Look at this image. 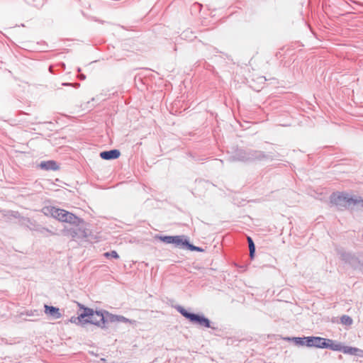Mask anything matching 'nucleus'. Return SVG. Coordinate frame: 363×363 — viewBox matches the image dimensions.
Here are the masks:
<instances>
[{
  "instance_id": "nucleus-1",
  "label": "nucleus",
  "mask_w": 363,
  "mask_h": 363,
  "mask_svg": "<svg viewBox=\"0 0 363 363\" xmlns=\"http://www.w3.org/2000/svg\"><path fill=\"white\" fill-rule=\"evenodd\" d=\"M79 306L84 309L77 318H72L71 322L77 323V320L85 323H91L101 328H106L105 311H94L92 308H85L79 303Z\"/></svg>"
},
{
  "instance_id": "nucleus-2",
  "label": "nucleus",
  "mask_w": 363,
  "mask_h": 363,
  "mask_svg": "<svg viewBox=\"0 0 363 363\" xmlns=\"http://www.w3.org/2000/svg\"><path fill=\"white\" fill-rule=\"evenodd\" d=\"M43 212L45 214L50 213L54 218H56L61 222L69 223H77L79 222H82L81 218L63 209L55 207H47L43 208Z\"/></svg>"
},
{
  "instance_id": "nucleus-3",
  "label": "nucleus",
  "mask_w": 363,
  "mask_h": 363,
  "mask_svg": "<svg viewBox=\"0 0 363 363\" xmlns=\"http://www.w3.org/2000/svg\"><path fill=\"white\" fill-rule=\"evenodd\" d=\"M355 197L346 193H333L330 196V202L340 209L350 208L357 206L359 201Z\"/></svg>"
},
{
  "instance_id": "nucleus-4",
  "label": "nucleus",
  "mask_w": 363,
  "mask_h": 363,
  "mask_svg": "<svg viewBox=\"0 0 363 363\" xmlns=\"http://www.w3.org/2000/svg\"><path fill=\"white\" fill-rule=\"evenodd\" d=\"M72 226L65 227L62 230V234L67 237H70L73 240L83 239L88 237L87 230L84 228V221L77 223H70Z\"/></svg>"
},
{
  "instance_id": "nucleus-5",
  "label": "nucleus",
  "mask_w": 363,
  "mask_h": 363,
  "mask_svg": "<svg viewBox=\"0 0 363 363\" xmlns=\"http://www.w3.org/2000/svg\"><path fill=\"white\" fill-rule=\"evenodd\" d=\"M176 309L178 312H179L184 317L189 319L193 323L197 324L201 327L205 328H213L211 325L210 320L204 317L203 315H200L199 314H195L187 311L184 308L181 306H176Z\"/></svg>"
},
{
  "instance_id": "nucleus-6",
  "label": "nucleus",
  "mask_w": 363,
  "mask_h": 363,
  "mask_svg": "<svg viewBox=\"0 0 363 363\" xmlns=\"http://www.w3.org/2000/svg\"><path fill=\"white\" fill-rule=\"evenodd\" d=\"M235 157L236 160L247 162V161H253L255 160H261L266 158V155L261 151L257 150H250L248 152L244 150H239Z\"/></svg>"
},
{
  "instance_id": "nucleus-7",
  "label": "nucleus",
  "mask_w": 363,
  "mask_h": 363,
  "mask_svg": "<svg viewBox=\"0 0 363 363\" xmlns=\"http://www.w3.org/2000/svg\"><path fill=\"white\" fill-rule=\"evenodd\" d=\"M338 254L341 259L349 263L354 268L362 269L363 267V255H359L357 257L342 250H338Z\"/></svg>"
},
{
  "instance_id": "nucleus-8",
  "label": "nucleus",
  "mask_w": 363,
  "mask_h": 363,
  "mask_svg": "<svg viewBox=\"0 0 363 363\" xmlns=\"http://www.w3.org/2000/svg\"><path fill=\"white\" fill-rule=\"evenodd\" d=\"M306 346L308 347L326 348L325 338L321 337H306Z\"/></svg>"
},
{
  "instance_id": "nucleus-9",
  "label": "nucleus",
  "mask_w": 363,
  "mask_h": 363,
  "mask_svg": "<svg viewBox=\"0 0 363 363\" xmlns=\"http://www.w3.org/2000/svg\"><path fill=\"white\" fill-rule=\"evenodd\" d=\"M44 308L45 313L48 316H50L53 319H59L62 317V314L60 313L58 308L48 305H45Z\"/></svg>"
},
{
  "instance_id": "nucleus-10",
  "label": "nucleus",
  "mask_w": 363,
  "mask_h": 363,
  "mask_svg": "<svg viewBox=\"0 0 363 363\" xmlns=\"http://www.w3.org/2000/svg\"><path fill=\"white\" fill-rule=\"evenodd\" d=\"M121 152L118 150L114 149L108 151H103L100 153V157L103 160H114L119 157Z\"/></svg>"
},
{
  "instance_id": "nucleus-11",
  "label": "nucleus",
  "mask_w": 363,
  "mask_h": 363,
  "mask_svg": "<svg viewBox=\"0 0 363 363\" xmlns=\"http://www.w3.org/2000/svg\"><path fill=\"white\" fill-rule=\"evenodd\" d=\"M106 314V322H123V323H129L130 322L129 319L126 318L122 315H113L108 311H105Z\"/></svg>"
},
{
  "instance_id": "nucleus-12",
  "label": "nucleus",
  "mask_w": 363,
  "mask_h": 363,
  "mask_svg": "<svg viewBox=\"0 0 363 363\" xmlns=\"http://www.w3.org/2000/svg\"><path fill=\"white\" fill-rule=\"evenodd\" d=\"M342 352L345 354L363 357V350L357 347L343 346Z\"/></svg>"
},
{
  "instance_id": "nucleus-13",
  "label": "nucleus",
  "mask_w": 363,
  "mask_h": 363,
  "mask_svg": "<svg viewBox=\"0 0 363 363\" xmlns=\"http://www.w3.org/2000/svg\"><path fill=\"white\" fill-rule=\"evenodd\" d=\"M39 167L45 170H57L59 169L58 165L53 160L41 162Z\"/></svg>"
},
{
  "instance_id": "nucleus-14",
  "label": "nucleus",
  "mask_w": 363,
  "mask_h": 363,
  "mask_svg": "<svg viewBox=\"0 0 363 363\" xmlns=\"http://www.w3.org/2000/svg\"><path fill=\"white\" fill-rule=\"evenodd\" d=\"M326 348H329L333 351H341L342 350L343 346L339 342H336L330 339H326Z\"/></svg>"
},
{
  "instance_id": "nucleus-15",
  "label": "nucleus",
  "mask_w": 363,
  "mask_h": 363,
  "mask_svg": "<svg viewBox=\"0 0 363 363\" xmlns=\"http://www.w3.org/2000/svg\"><path fill=\"white\" fill-rule=\"evenodd\" d=\"M36 230L38 232H39L40 233H41L42 235H43L44 236H48V235H59L56 230H55L54 228H52V229H49V228H45V227H42V226H38L37 228H36Z\"/></svg>"
},
{
  "instance_id": "nucleus-16",
  "label": "nucleus",
  "mask_w": 363,
  "mask_h": 363,
  "mask_svg": "<svg viewBox=\"0 0 363 363\" xmlns=\"http://www.w3.org/2000/svg\"><path fill=\"white\" fill-rule=\"evenodd\" d=\"M183 235L173 236V240L172 244H174L177 247L184 246L185 244H188V240L184 239Z\"/></svg>"
},
{
  "instance_id": "nucleus-17",
  "label": "nucleus",
  "mask_w": 363,
  "mask_h": 363,
  "mask_svg": "<svg viewBox=\"0 0 363 363\" xmlns=\"http://www.w3.org/2000/svg\"><path fill=\"white\" fill-rule=\"evenodd\" d=\"M247 242L249 245L250 257L251 259H253L255 252V245L254 244L252 239L250 237H247Z\"/></svg>"
},
{
  "instance_id": "nucleus-18",
  "label": "nucleus",
  "mask_w": 363,
  "mask_h": 363,
  "mask_svg": "<svg viewBox=\"0 0 363 363\" xmlns=\"http://www.w3.org/2000/svg\"><path fill=\"white\" fill-rule=\"evenodd\" d=\"M289 340H291L295 342V344L301 345V346H306V337H292L289 338Z\"/></svg>"
},
{
  "instance_id": "nucleus-19",
  "label": "nucleus",
  "mask_w": 363,
  "mask_h": 363,
  "mask_svg": "<svg viewBox=\"0 0 363 363\" xmlns=\"http://www.w3.org/2000/svg\"><path fill=\"white\" fill-rule=\"evenodd\" d=\"M341 323L345 325H351L353 320L351 317L347 315H343L340 318Z\"/></svg>"
},
{
  "instance_id": "nucleus-20",
  "label": "nucleus",
  "mask_w": 363,
  "mask_h": 363,
  "mask_svg": "<svg viewBox=\"0 0 363 363\" xmlns=\"http://www.w3.org/2000/svg\"><path fill=\"white\" fill-rule=\"evenodd\" d=\"M104 255L107 258H109V257L115 258V259L119 258V255H118L117 252L115 250L105 252Z\"/></svg>"
},
{
  "instance_id": "nucleus-21",
  "label": "nucleus",
  "mask_w": 363,
  "mask_h": 363,
  "mask_svg": "<svg viewBox=\"0 0 363 363\" xmlns=\"http://www.w3.org/2000/svg\"><path fill=\"white\" fill-rule=\"evenodd\" d=\"M158 238L165 242V243H167V244H172V240H173V236H169V235H166V236H160L158 237Z\"/></svg>"
},
{
  "instance_id": "nucleus-22",
  "label": "nucleus",
  "mask_w": 363,
  "mask_h": 363,
  "mask_svg": "<svg viewBox=\"0 0 363 363\" xmlns=\"http://www.w3.org/2000/svg\"><path fill=\"white\" fill-rule=\"evenodd\" d=\"M184 247H186L187 249H189L191 251H194V250L196 249V246L190 244L189 242H188V244L184 245Z\"/></svg>"
},
{
  "instance_id": "nucleus-23",
  "label": "nucleus",
  "mask_w": 363,
  "mask_h": 363,
  "mask_svg": "<svg viewBox=\"0 0 363 363\" xmlns=\"http://www.w3.org/2000/svg\"><path fill=\"white\" fill-rule=\"evenodd\" d=\"M355 199L358 200L357 205H359L361 207L363 208V199H361L359 196H356Z\"/></svg>"
},
{
  "instance_id": "nucleus-24",
  "label": "nucleus",
  "mask_w": 363,
  "mask_h": 363,
  "mask_svg": "<svg viewBox=\"0 0 363 363\" xmlns=\"http://www.w3.org/2000/svg\"><path fill=\"white\" fill-rule=\"evenodd\" d=\"M194 251L202 252L203 250L199 247H196V249L194 250Z\"/></svg>"
},
{
  "instance_id": "nucleus-25",
  "label": "nucleus",
  "mask_w": 363,
  "mask_h": 363,
  "mask_svg": "<svg viewBox=\"0 0 363 363\" xmlns=\"http://www.w3.org/2000/svg\"><path fill=\"white\" fill-rule=\"evenodd\" d=\"M79 78H80V79L84 80L86 79V77L84 74H82L79 75Z\"/></svg>"
},
{
  "instance_id": "nucleus-26",
  "label": "nucleus",
  "mask_w": 363,
  "mask_h": 363,
  "mask_svg": "<svg viewBox=\"0 0 363 363\" xmlns=\"http://www.w3.org/2000/svg\"><path fill=\"white\" fill-rule=\"evenodd\" d=\"M62 85L64 86H71L72 84H69V83H63Z\"/></svg>"
},
{
  "instance_id": "nucleus-27",
  "label": "nucleus",
  "mask_w": 363,
  "mask_h": 363,
  "mask_svg": "<svg viewBox=\"0 0 363 363\" xmlns=\"http://www.w3.org/2000/svg\"><path fill=\"white\" fill-rule=\"evenodd\" d=\"M74 86H77V87L79 86V84H75Z\"/></svg>"
}]
</instances>
